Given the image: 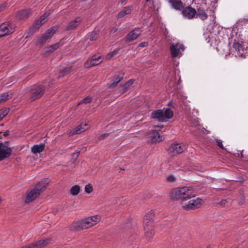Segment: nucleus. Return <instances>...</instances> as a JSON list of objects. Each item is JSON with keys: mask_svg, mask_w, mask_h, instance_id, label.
<instances>
[{"mask_svg": "<svg viewBox=\"0 0 248 248\" xmlns=\"http://www.w3.org/2000/svg\"><path fill=\"white\" fill-rule=\"evenodd\" d=\"M170 2L176 10H180L183 7V2L181 0H170Z\"/></svg>", "mask_w": 248, "mask_h": 248, "instance_id": "26", "label": "nucleus"}, {"mask_svg": "<svg viewBox=\"0 0 248 248\" xmlns=\"http://www.w3.org/2000/svg\"><path fill=\"white\" fill-rule=\"evenodd\" d=\"M11 153V148L0 141V161L8 158Z\"/></svg>", "mask_w": 248, "mask_h": 248, "instance_id": "9", "label": "nucleus"}, {"mask_svg": "<svg viewBox=\"0 0 248 248\" xmlns=\"http://www.w3.org/2000/svg\"><path fill=\"white\" fill-rule=\"evenodd\" d=\"M12 98V93H5L0 96V104L6 100Z\"/></svg>", "mask_w": 248, "mask_h": 248, "instance_id": "32", "label": "nucleus"}, {"mask_svg": "<svg viewBox=\"0 0 248 248\" xmlns=\"http://www.w3.org/2000/svg\"><path fill=\"white\" fill-rule=\"evenodd\" d=\"M155 212L153 210H150L145 215L143 218V226H154V218Z\"/></svg>", "mask_w": 248, "mask_h": 248, "instance_id": "13", "label": "nucleus"}, {"mask_svg": "<svg viewBox=\"0 0 248 248\" xmlns=\"http://www.w3.org/2000/svg\"><path fill=\"white\" fill-rule=\"evenodd\" d=\"M33 10L32 9H26L19 11L16 14V17L19 19H24L27 18L32 13Z\"/></svg>", "mask_w": 248, "mask_h": 248, "instance_id": "21", "label": "nucleus"}, {"mask_svg": "<svg viewBox=\"0 0 248 248\" xmlns=\"http://www.w3.org/2000/svg\"><path fill=\"white\" fill-rule=\"evenodd\" d=\"M97 38V33L95 32H93L89 35V39L90 41L95 40Z\"/></svg>", "mask_w": 248, "mask_h": 248, "instance_id": "39", "label": "nucleus"}, {"mask_svg": "<svg viewBox=\"0 0 248 248\" xmlns=\"http://www.w3.org/2000/svg\"><path fill=\"white\" fill-rule=\"evenodd\" d=\"M150 0H146V1H149Z\"/></svg>", "mask_w": 248, "mask_h": 248, "instance_id": "49", "label": "nucleus"}, {"mask_svg": "<svg viewBox=\"0 0 248 248\" xmlns=\"http://www.w3.org/2000/svg\"><path fill=\"white\" fill-rule=\"evenodd\" d=\"M9 112V109L5 108L0 110V120L5 117Z\"/></svg>", "mask_w": 248, "mask_h": 248, "instance_id": "35", "label": "nucleus"}, {"mask_svg": "<svg viewBox=\"0 0 248 248\" xmlns=\"http://www.w3.org/2000/svg\"><path fill=\"white\" fill-rule=\"evenodd\" d=\"M15 26L11 22H6L0 25V37L13 33Z\"/></svg>", "mask_w": 248, "mask_h": 248, "instance_id": "8", "label": "nucleus"}, {"mask_svg": "<svg viewBox=\"0 0 248 248\" xmlns=\"http://www.w3.org/2000/svg\"><path fill=\"white\" fill-rule=\"evenodd\" d=\"M102 61L101 57L99 54L94 55L85 62L84 67L89 68L99 64Z\"/></svg>", "mask_w": 248, "mask_h": 248, "instance_id": "10", "label": "nucleus"}, {"mask_svg": "<svg viewBox=\"0 0 248 248\" xmlns=\"http://www.w3.org/2000/svg\"><path fill=\"white\" fill-rule=\"evenodd\" d=\"M181 13L183 17L188 19L193 18L197 13L196 10L194 8L189 6L183 9Z\"/></svg>", "mask_w": 248, "mask_h": 248, "instance_id": "12", "label": "nucleus"}, {"mask_svg": "<svg viewBox=\"0 0 248 248\" xmlns=\"http://www.w3.org/2000/svg\"><path fill=\"white\" fill-rule=\"evenodd\" d=\"M80 188L78 185L73 186L70 189V193L73 196L77 195L80 192Z\"/></svg>", "mask_w": 248, "mask_h": 248, "instance_id": "31", "label": "nucleus"}, {"mask_svg": "<svg viewBox=\"0 0 248 248\" xmlns=\"http://www.w3.org/2000/svg\"><path fill=\"white\" fill-rule=\"evenodd\" d=\"M185 149L184 145L179 144H172L168 149L169 153L174 155L182 153Z\"/></svg>", "mask_w": 248, "mask_h": 248, "instance_id": "15", "label": "nucleus"}, {"mask_svg": "<svg viewBox=\"0 0 248 248\" xmlns=\"http://www.w3.org/2000/svg\"><path fill=\"white\" fill-rule=\"evenodd\" d=\"M233 47L235 50V56L241 57L243 56L244 48L241 44L239 42H234Z\"/></svg>", "mask_w": 248, "mask_h": 248, "instance_id": "23", "label": "nucleus"}, {"mask_svg": "<svg viewBox=\"0 0 248 248\" xmlns=\"http://www.w3.org/2000/svg\"><path fill=\"white\" fill-rule=\"evenodd\" d=\"M161 130V127L155 126L153 130V133L151 134V141L153 142H159L162 140L159 134V131Z\"/></svg>", "mask_w": 248, "mask_h": 248, "instance_id": "16", "label": "nucleus"}, {"mask_svg": "<svg viewBox=\"0 0 248 248\" xmlns=\"http://www.w3.org/2000/svg\"><path fill=\"white\" fill-rule=\"evenodd\" d=\"M49 182L50 180L48 178L43 180L39 182L34 188L27 193L25 202L28 203L35 199L46 189L47 184Z\"/></svg>", "mask_w": 248, "mask_h": 248, "instance_id": "3", "label": "nucleus"}, {"mask_svg": "<svg viewBox=\"0 0 248 248\" xmlns=\"http://www.w3.org/2000/svg\"><path fill=\"white\" fill-rule=\"evenodd\" d=\"M148 45V43L146 42H143L139 44V46L141 47H144Z\"/></svg>", "mask_w": 248, "mask_h": 248, "instance_id": "40", "label": "nucleus"}, {"mask_svg": "<svg viewBox=\"0 0 248 248\" xmlns=\"http://www.w3.org/2000/svg\"><path fill=\"white\" fill-rule=\"evenodd\" d=\"M145 235L147 238H151L154 235V226H143Z\"/></svg>", "mask_w": 248, "mask_h": 248, "instance_id": "25", "label": "nucleus"}, {"mask_svg": "<svg viewBox=\"0 0 248 248\" xmlns=\"http://www.w3.org/2000/svg\"><path fill=\"white\" fill-rule=\"evenodd\" d=\"M92 99L93 98L92 97L88 96L81 100L80 102H79L78 105H79L82 103H89L92 101Z\"/></svg>", "mask_w": 248, "mask_h": 248, "instance_id": "34", "label": "nucleus"}, {"mask_svg": "<svg viewBox=\"0 0 248 248\" xmlns=\"http://www.w3.org/2000/svg\"><path fill=\"white\" fill-rule=\"evenodd\" d=\"M79 153V152H78V153H77V155H76V156H78V155Z\"/></svg>", "mask_w": 248, "mask_h": 248, "instance_id": "47", "label": "nucleus"}, {"mask_svg": "<svg viewBox=\"0 0 248 248\" xmlns=\"http://www.w3.org/2000/svg\"><path fill=\"white\" fill-rule=\"evenodd\" d=\"M88 128V123L86 122L81 123L76 128L73 129L70 132L71 135L84 132Z\"/></svg>", "mask_w": 248, "mask_h": 248, "instance_id": "18", "label": "nucleus"}, {"mask_svg": "<svg viewBox=\"0 0 248 248\" xmlns=\"http://www.w3.org/2000/svg\"><path fill=\"white\" fill-rule=\"evenodd\" d=\"M1 133H0V139L1 138Z\"/></svg>", "mask_w": 248, "mask_h": 248, "instance_id": "48", "label": "nucleus"}, {"mask_svg": "<svg viewBox=\"0 0 248 248\" xmlns=\"http://www.w3.org/2000/svg\"><path fill=\"white\" fill-rule=\"evenodd\" d=\"M45 145L41 144L39 145H35L31 149V152L33 154H37L41 152L44 149Z\"/></svg>", "mask_w": 248, "mask_h": 248, "instance_id": "29", "label": "nucleus"}, {"mask_svg": "<svg viewBox=\"0 0 248 248\" xmlns=\"http://www.w3.org/2000/svg\"><path fill=\"white\" fill-rule=\"evenodd\" d=\"M49 16V13H45L40 17V19L37 20L32 25L33 29L34 30H37L42 25L47 21L48 19Z\"/></svg>", "mask_w": 248, "mask_h": 248, "instance_id": "20", "label": "nucleus"}, {"mask_svg": "<svg viewBox=\"0 0 248 248\" xmlns=\"http://www.w3.org/2000/svg\"><path fill=\"white\" fill-rule=\"evenodd\" d=\"M141 32V31L140 28H135L126 35L125 37V41L126 42H129L136 39L140 35Z\"/></svg>", "mask_w": 248, "mask_h": 248, "instance_id": "17", "label": "nucleus"}, {"mask_svg": "<svg viewBox=\"0 0 248 248\" xmlns=\"http://www.w3.org/2000/svg\"><path fill=\"white\" fill-rule=\"evenodd\" d=\"M59 46V43H57L54 45L45 47L44 49V52L46 55H49L57 49Z\"/></svg>", "mask_w": 248, "mask_h": 248, "instance_id": "24", "label": "nucleus"}, {"mask_svg": "<svg viewBox=\"0 0 248 248\" xmlns=\"http://www.w3.org/2000/svg\"><path fill=\"white\" fill-rule=\"evenodd\" d=\"M190 200L186 202H181L182 208L185 210H194L200 208L203 204V200L199 197H192Z\"/></svg>", "mask_w": 248, "mask_h": 248, "instance_id": "6", "label": "nucleus"}, {"mask_svg": "<svg viewBox=\"0 0 248 248\" xmlns=\"http://www.w3.org/2000/svg\"><path fill=\"white\" fill-rule=\"evenodd\" d=\"M8 131H6V132L4 133L3 136H6L7 135H8Z\"/></svg>", "mask_w": 248, "mask_h": 248, "instance_id": "45", "label": "nucleus"}, {"mask_svg": "<svg viewBox=\"0 0 248 248\" xmlns=\"http://www.w3.org/2000/svg\"><path fill=\"white\" fill-rule=\"evenodd\" d=\"M226 202V201L225 200H222V201H221L219 203V204L221 205H225V203Z\"/></svg>", "mask_w": 248, "mask_h": 248, "instance_id": "43", "label": "nucleus"}, {"mask_svg": "<svg viewBox=\"0 0 248 248\" xmlns=\"http://www.w3.org/2000/svg\"><path fill=\"white\" fill-rule=\"evenodd\" d=\"M119 50L120 49L118 48L109 53L106 57V59L109 60L116 56L118 54Z\"/></svg>", "mask_w": 248, "mask_h": 248, "instance_id": "33", "label": "nucleus"}, {"mask_svg": "<svg viewBox=\"0 0 248 248\" xmlns=\"http://www.w3.org/2000/svg\"><path fill=\"white\" fill-rule=\"evenodd\" d=\"M135 80L131 79L126 82L121 88V90L123 93L125 92L134 83Z\"/></svg>", "mask_w": 248, "mask_h": 248, "instance_id": "30", "label": "nucleus"}, {"mask_svg": "<svg viewBox=\"0 0 248 248\" xmlns=\"http://www.w3.org/2000/svg\"><path fill=\"white\" fill-rule=\"evenodd\" d=\"M6 3H3L1 5H0V11H2L3 9H4L5 8V7H6Z\"/></svg>", "mask_w": 248, "mask_h": 248, "instance_id": "42", "label": "nucleus"}, {"mask_svg": "<svg viewBox=\"0 0 248 248\" xmlns=\"http://www.w3.org/2000/svg\"><path fill=\"white\" fill-rule=\"evenodd\" d=\"M73 68V66H71L69 67H66L64 68L62 71L61 72V74L64 75L67 74Z\"/></svg>", "mask_w": 248, "mask_h": 248, "instance_id": "38", "label": "nucleus"}, {"mask_svg": "<svg viewBox=\"0 0 248 248\" xmlns=\"http://www.w3.org/2000/svg\"><path fill=\"white\" fill-rule=\"evenodd\" d=\"M93 191V187L91 184L86 185L85 186V191L87 193H91Z\"/></svg>", "mask_w": 248, "mask_h": 248, "instance_id": "36", "label": "nucleus"}, {"mask_svg": "<svg viewBox=\"0 0 248 248\" xmlns=\"http://www.w3.org/2000/svg\"><path fill=\"white\" fill-rule=\"evenodd\" d=\"M172 116V111L167 108L154 110L151 113V117L156 119L159 122H163L171 118Z\"/></svg>", "mask_w": 248, "mask_h": 248, "instance_id": "4", "label": "nucleus"}, {"mask_svg": "<svg viewBox=\"0 0 248 248\" xmlns=\"http://www.w3.org/2000/svg\"><path fill=\"white\" fill-rule=\"evenodd\" d=\"M170 197L175 200H181L182 202H186L194 197V190L190 186L178 187L171 191Z\"/></svg>", "mask_w": 248, "mask_h": 248, "instance_id": "2", "label": "nucleus"}, {"mask_svg": "<svg viewBox=\"0 0 248 248\" xmlns=\"http://www.w3.org/2000/svg\"><path fill=\"white\" fill-rule=\"evenodd\" d=\"M217 144L221 148L224 149V147L222 143V141L221 140H217Z\"/></svg>", "mask_w": 248, "mask_h": 248, "instance_id": "41", "label": "nucleus"}, {"mask_svg": "<svg viewBox=\"0 0 248 248\" xmlns=\"http://www.w3.org/2000/svg\"><path fill=\"white\" fill-rule=\"evenodd\" d=\"M125 1V0H121V2L122 3L124 2Z\"/></svg>", "mask_w": 248, "mask_h": 248, "instance_id": "46", "label": "nucleus"}, {"mask_svg": "<svg viewBox=\"0 0 248 248\" xmlns=\"http://www.w3.org/2000/svg\"><path fill=\"white\" fill-rule=\"evenodd\" d=\"M51 241V238H47L45 239L40 240L31 245L24 246L21 248H42L48 245Z\"/></svg>", "mask_w": 248, "mask_h": 248, "instance_id": "11", "label": "nucleus"}, {"mask_svg": "<svg viewBox=\"0 0 248 248\" xmlns=\"http://www.w3.org/2000/svg\"><path fill=\"white\" fill-rule=\"evenodd\" d=\"M166 181L169 183H173L176 181V178L173 175L170 174L167 176Z\"/></svg>", "mask_w": 248, "mask_h": 248, "instance_id": "37", "label": "nucleus"}, {"mask_svg": "<svg viewBox=\"0 0 248 248\" xmlns=\"http://www.w3.org/2000/svg\"><path fill=\"white\" fill-rule=\"evenodd\" d=\"M172 58L180 57L182 52L184 50L183 44L178 42L172 44L170 48Z\"/></svg>", "mask_w": 248, "mask_h": 248, "instance_id": "7", "label": "nucleus"}, {"mask_svg": "<svg viewBox=\"0 0 248 248\" xmlns=\"http://www.w3.org/2000/svg\"><path fill=\"white\" fill-rule=\"evenodd\" d=\"M56 31L55 27H52L48 29L45 33L37 36L34 39V43L36 45L44 46L50 39Z\"/></svg>", "mask_w": 248, "mask_h": 248, "instance_id": "5", "label": "nucleus"}, {"mask_svg": "<svg viewBox=\"0 0 248 248\" xmlns=\"http://www.w3.org/2000/svg\"><path fill=\"white\" fill-rule=\"evenodd\" d=\"M44 87L42 85L35 86L31 90V99L35 100L40 97L43 93Z\"/></svg>", "mask_w": 248, "mask_h": 248, "instance_id": "14", "label": "nucleus"}, {"mask_svg": "<svg viewBox=\"0 0 248 248\" xmlns=\"http://www.w3.org/2000/svg\"><path fill=\"white\" fill-rule=\"evenodd\" d=\"M131 12V8L130 6L125 7L122 11H121L118 14L119 18H123L125 17L127 15H129Z\"/></svg>", "mask_w": 248, "mask_h": 248, "instance_id": "28", "label": "nucleus"}, {"mask_svg": "<svg viewBox=\"0 0 248 248\" xmlns=\"http://www.w3.org/2000/svg\"><path fill=\"white\" fill-rule=\"evenodd\" d=\"M101 219L98 215L93 216L74 221L70 225V230L73 231L83 230L90 228L98 223Z\"/></svg>", "mask_w": 248, "mask_h": 248, "instance_id": "1", "label": "nucleus"}, {"mask_svg": "<svg viewBox=\"0 0 248 248\" xmlns=\"http://www.w3.org/2000/svg\"><path fill=\"white\" fill-rule=\"evenodd\" d=\"M82 19L80 17H78L75 19L70 21L66 29L68 30H73L75 29L81 22Z\"/></svg>", "mask_w": 248, "mask_h": 248, "instance_id": "22", "label": "nucleus"}, {"mask_svg": "<svg viewBox=\"0 0 248 248\" xmlns=\"http://www.w3.org/2000/svg\"><path fill=\"white\" fill-rule=\"evenodd\" d=\"M209 9V7L205 8L202 6H199L197 8L196 11V16L202 20L206 19L208 17V14L207 11Z\"/></svg>", "mask_w": 248, "mask_h": 248, "instance_id": "19", "label": "nucleus"}, {"mask_svg": "<svg viewBox=\"0 0 248 248\" xmlns=\"http://www.w3.org/2000/svg\"><path fill=\"white\" fill-rule=\"evenodd\" d=\"M123 76H120L119 75H115L114 76L113 79L109 84V87L111 88H114L117 86V84L120 82L123 79Z\"/></svg>", "mask_w": 248, "mask_h": 248, "instance_id": "27", "label": "nucleus"}, {"mask_svg": "<svg viewBox=\"0 0 248 248\" xmlns=\"http://www.w3.org/2000/svg\"><path fill=\"white\" fill-rule=\"evenodd\" d=\"M107 136V134H104V135H102L101 137V139H103L104 138H105Z\"/></svg>", "mask_w": 248, "mask_h": 248, "instance_id": "44", "label": "nucleus"}]
</instances>
